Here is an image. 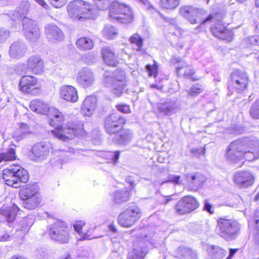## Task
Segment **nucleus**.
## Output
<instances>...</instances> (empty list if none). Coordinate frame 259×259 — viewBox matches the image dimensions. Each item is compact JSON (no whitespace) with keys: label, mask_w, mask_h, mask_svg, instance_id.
Masks as SVG:
<instances>
[{"label":"nucleus","mask_w":259,"mask_h":259,"mask_svg":"<svg viewBox=\"0 0 259 259\" xmlns=\"http://www.w3.org/2000/svg\"><path fill=\"white\" fill-rule=\"evenodd\" d=\"M242 158L251 161L259 158V141L254 138H245L232 142L226 153L228 161L236 163Z\"/></svg>","instance_id":"1"},{"label":"nucleus","mask_w":259,"mask_h":259,"mask_svg":"<svg viewBox=\"0 0 259 259\" xmlns=\"http://www.w3.org/2000/svg\"><path fill=\"white\" fill-rule=\"evenodd\" d=\"M54 118L50 121V124L56 127L53 131L54 134L58 139L65 141L73 139L77 133V125L73 122H68L63 127L61 122L64 120L63 114L57 109H52Z\"/></svg>","instance_id":"2"},{"label":"nucleus","mask_w":259,"mask_h":259,"mask_svg":"<svg viewBox=\"0 0 259 259\" xmlns=\"http://www.w3.org/2000/svg\"><path fill=\"white\" fill-rule=\"evenodd\" d=\"M69 17L75 21H84L92 19L95 15L94 6L82 0L70 2L67 6Z\"/></svg>","instance_id":"3"},{"label":"nucleus","mask_w":259,"mask_h":259,"mask_svg":"<svg viewBox=\"0 0 259 259\" xmlns=\"http://www.w3.org/2000/svg\"><path fill=\"white\" fill-rule=\"evenodd\" d=\"M104 82L107 87L111 88L112 93L117 97L121 96L123 92L127 90L125 72L121 69H116L113 73L106 71Z\"/></svg>","instance_id":"4"},{"label":"nucleus","mask_w":259,"mask_h":259,"mask_svg":"<svg viewBox=\"0 0 259 259\" xmlns=\"http://www.w3.org/2000/svg\"><path fill=\"white\" fill-rule=\"evenodd\" d=\"M2 178L7 185L18 188L21 186V183H26L28 180L29 176L27 170L18 165L4 169Z\"/></svg>","instance_id":"5"},{"label":"nucleus","mask_w":259,"mask_h":259,"mask_svg":"<svg viewBox=\"0 0 259 259\" xmlns=\"http://www.w3.org/2000/svg\"><path fill=\"white\" fill-rule=\"evenodd\" d=\"M219 234L227 241L234 239L238 234L240 227L235 220L220 218L217 221Z\"/></svg>","instance_id":"6"},{"label":"nucleus","mask_w":259,"mask_h":259,"mask_svg":"<svg viewBox=\"0 0 259 259\" xmlns=\"http://www.w3.org/2000/svg\"><path fill=\"white\" fill-rule=\"evenodd\" d=\"M109 11L110 18L120 23H128L133 20V16L129 7L118 2L112 3Z\"/></svg>","instance_id":"7"},{"label":"nucleus","mask_w":259,"mask_h":259,"mask_svg":"<svg viewBox=\"0 0 259 259\" xmlns=\"http://www.w3.org/2000/svg\"><path fill=\"white\" fill-rule=\"evenodd\" d=\"M49 234L52 240L61 243H67L70 238L67 224L60 220L50 225Z\"/></svg>","instance_id":"8"},{"label":"nucleus","mask_w":259,"mask_h":259,"mask_svg":"<svg viewBox=\"0 0 259 259\" xmlns=\"http://www.w3.org/2000/svg\"><path fill=\"white\" fill-rule=\"evenodd\" d=\"M141 216V211L137 206H131L118 217V223L122 227L128 228L133 226Z\"/></svg>","instance_id":"9"},{"label":"nucleus","mask_w":259,"mask_h":259,"mask_svg":"<svg viewBox=\"0 0 259 259\" xmlns=\"http://www.w3.org/2000/svg\"><path fill=\"white\" fill-rule=\"evenodd\" d=\"M179 13L191 24L200 23L203 17L206 15V12L202 8H198L190 5L181 7Z\"/></svg>","instance_id":"10"},{"label":"nucleus","mask_w":259,"mask_h":259,"mask_svg":"<svg viewBox=\"0 0 259 259\" xmlns=\"http://www.w3.org/2000/svg\"><path fill=\"white\" fill-rule=\"evenodd\" d=\"M248 84V77L246 73L240 70H235L230 75L229 89H235L238 92L245 90Z\"/></svg>","instance_id":"11"},{"label":"nucleus","mask_w":259,"mask_h":259,"mask_svg":"<svg viewBox=\"0 0 259 259\" xmlns=\"http://www.w3.org/2000/svg\"><path fill=\"white\" fill-rule=\"evenodd\" d=\"M198 201L193 196L187 195L181 198L175 206L176 212L180 215L190 213L199 207Z\"/></svg>","instance_id":"12"},{"label":"nucleus","mask_w":259,"mask_h":259,"mask_svg":"<svg viewBox=\"0 0 259 259\" xmlns=\"http://www.w3.org/2000/svg\"><path fill=\"white\" fill-rule=\"evenodd\" d=\"M50 152V146L45 142H38L31 148L29 158L32 161L41 162L46 160Z\"/></svg>","instance_id":"13"},{"label":"nucleus","mask_w":259,"mask_h":259,"mask_svg":"<svg viewBox=\"0 0 259 259\" xmlns=\"http://www.w3.org/2000/svg\"><path fill=\"white\" fill-rule=\"evenodd\" d=\"M125 120L116 114L106 116L104 119V128L108 134H114L119 131L125 123Z\"/></svg>","instance_id":"14"},{"label":"nucleus","mask_w":259,"mask_h":259,"mask_svg":"<svg viewBox=\"0 0 259 259\" xmlns=\"http://www.w3.org/2000/svg\"><path fill=\"white\" fill-rule=\"evenodd\" d=\"M22 25L26 38L31 41H36L40 35V30L35 22L28 18L23 20Z\"/></svg>","instance_id":"15"},{"label":"nucleus","mask_w":259,"mask_h":259,"mask_svg":"<svg viewBox=\"0 0 259 259\" xmlns=\"http://www.w3.org/2000/svg\"><path fill=\"white\" fill-rule=\"evenodd\" d=\"M157 108L159 112L164 115L170 116L181 109L180 103L175 99H166L158 103Z\"/></svg>","instance_id":"16"},{"label":"nucleus","mask_w":259,"mask_h":259,"mask_svg":"<svg viewBox=\"0 0 259 259\" xmlns=\"http://www.w3.org/2000/svg\"><path fill=\"white\" fill-rule=\"evenodd\" d=\"M76 80L81 86L86 88L93 84L95 81V77L90 69L83 68L78 72L76 76Z\"/></svg>","instance_id":"17"},{"label":"nucleus","mask_w":259,"mask_h":259,"mask_svg":"<svg viewBox=\"0 0 259 259\" xmlns=\"http://www.w3.org/2000/svg\"><path fill=\"white\" fill-rule=\"evenodd\" d=\"M234 183L241 188L251 186L254 181L252 175L249 171L236 172L233 178Z\"/></svg>","instance_id":"18"},{"label":"nucleus","mask_w":259,"mask_h":259,"mask_svg":"<svg viewBox=\"0 0 259 259\" xmlns=\"http://www.w3.org/2000/svg\"><path fill=\"white\" fill-rule=\"evenodd\" d=\"M46 34L48 40L51 42L60 41L64 38L62 31L54 24H50L46 26Z\"/></svg>","instance_id":"19"},{"label":"nucleus","mask_w":259,"mask_h":259,"mask_svg":"<svg viewBox=\"0 0 259 259\" xmlns=\"http://www.w3.org/2000/svg\"><path fill=\"white\" fill-rule=\"evenodd\" d=\"M37 82V80L36 77L31 75H25L20 78L19 88L22 92L30 93L35 89Z\"/></svg>","instance_id":"20"},{"label":"nucleus","mask_w":259,"mask_h":259,"mask_svg":"<svg viewBox=\"0 0 259 259\" xmlns=\"http://www.w3.org/2000/svg\"><path fill=\"white\" fill-rule=\"evenodd\" d=\"M60 96L67 101L76 102L78 97L76 89L71 85H65L60 89Z\"/></svg>","instance_id":"21"},{"label":"nucleus","mask_w":259,"mask_h":259,"mask_svg":"<svg viewBox=\"0 0 259 259\" xmlns=\"http://www.w3.org/2000/svg\"><path fill=\"white\" fill-rule=\"evenodd\" d=\"M174 256L178 259H197V253L192 249L185 246L178 247L174 252Z\"/></svg>","instance_id":"22"},{"label":"nucleus","mask_w":259,"mask_h":259,"mask_svg":"<svg viewBox=\"0 0 259 259\" xmlns=\"http://www.w3.org/2000/svg\"><path fill=\"white\" fill-rule=\"evenodd\" d=\"M133 137V134L130 130L123 129L115 134L113 140L119 144L126 145L132 141Z\"/></svg>","instance_id":"23"},{"label":"nucleus","mask_w":259,"mask_h":259,"mask_svg":"<svg viewBox=\"0 0 259 259\" xmlns=\"http://www.w3.org/2000/svg\"><path fill=\"white\" fill-rule=\"evenodd\" d=\"M44 67V61L38 56H32L28 61L27 69L35 74L42 73Z\"/></svg>","instance_id":"24"},{"label":"nucleus","mask_w":259,"mask_h":259,"mask_svg":"<svg viewBox=\"0 0 259 259\" xmlns=\"http://www.w3.org/2000/svg\"><path fill=\"white\" fill-rule=\"evenodd\" d=\"M26 46L21 40L14 42L10 47V55L12 58H20L23 57L25 54Z\"/></svg>","instance_id":"25"},{"label":"nucleus","mask_w":259,"mask_h":259,"mask_svg":"<svg viewBox=\"0 0 259 259\" xmlns=\"http://www.w3.org/2000/svg\"><path fill=\"white\" fill-rule=\"evenodd\" d=\"M32 134L29 126L26 123H21L13 134V138L17 142L28 137Z\"/></svg>","instance_id":"26"},{"label":"nucleus","mask_w":259,"mask_h":259,"mask_svg":"<svg viewBox=\"0 0 259 259\" xmlns=\"http://www.w3.org/2000/svg\"><path fill=\"white\" fill-rule=\"evenodd\" d=\"M102 56L104 62L110 66H116L118 63V58L114 51L109 48H104L102 50Z\"/></svg>","instance_id":"27"},{"label":"nucleus","mask_w":259,"mask_h":259,"mask_svg":"<svg viewBox=\"0 0 259 259\" xmlns=\"http://www.w3.org/2000/svg\"><path fill=\"white\" fill-rule=\"evenodd\" d=\"M96 102L97 99L94 96H89L84 99L81 109L85 116H90L92 115L95 108Z\"/></svg>","instance_id":"28"},{"label":"nucleus","mask_w":259,"mask_h":259,"mask_svg":"<svg viewBox=\"0 0 259 259\" xmlns=\"http://www.w3.org/2000/svg\"><path fill=\"white\" fill-rule=\"evenodd\" d=\"M29 107L32 111L42 114H46L50 110L48 104L40 100L31 101Z\"/></svg>","instance_id":"29"},{"label":"nucleus","mask_w":259,"mask_h":259,"mask_svg":"<svg viewBox=\"0 0 259 259\" xmlns=\"http://www.w3.org/2000/svg\"><path fill=\"white\" fill-rule=\"evenodd\" d=\"M34 195H40L36 185H26L21 188L19 191L21 200L32 197Z\"/></svg>","instance_id":"30"},{"label":"nucleus","mask_w":259,"mask_h":259,"mask_svg":"<svg viewBox=\"0 0 259 259\" xmlns=\"http://www.w3.org/2000/svg\"><path fill=\"white\" fill-rule=\"evenodd\" d=\"M41 200L40 195H34L32 197L22 199L21 204L26 209L33 210L39 205Z\"/></svg>","instance_id":"31"},{"label":"nucleus","mask_w":259,"mask_h":259,"mask_svg":"<svg viewBox=\"0 0 259 259\" xmlns=\"http://www.w3.org/2000/svg\"><path fill=\"white\" fill-rule=\"evenodd\" d=\"M185 176L187 180L197 188L201 187L203 183L206 181L205 176L199 173H195L193 175L186 174Z\"/></svg>","instance_id":"32"},{"label":"nucleus","mask_w":259,"mask_h":259,"mask_svg":"<svg viewBox=\"0 0 259 259\" xmlns=\"http://www.w3.org/2000/svg\"><path fill=\"white\" fill-rule=\"evenodd\" d=\"M76 45L79 50L85 51L92 49L94 45L92 40L90 38L81 37L77 39Z\"/></svg>","instance_id":"33"},{"label":"nucleus","mask_w":259,"mask_h":259,"mask_svg":"<svg viewBox=\"0 0 259 259\" xmlns=\"http://www.w3.org/2000/svg\"><path fill=\"white\" fill-rule=\"evenodd\" d=\"M129 199V193L126 191L119 190L113 194L112 200L116 204H121Z\"/></svg>","instance_id":"34"},{"label":"nucleus","mask_w":259,"mask_h":259,"mask_svg":"<svg viewBox=\"0 0 259 259\" xmlns=\"http://www.w3.org/2000/svg\"><path fill=\"white\" fill-rule=\"evenodd\" d=\"M19 210V208L18 206L15 204H13L11 207L6 210L5 215L8 224H10L14 222Z\"/></svg>","instance_id":"35"},{"label":"nucleus","mask_w":259,"mask_h":259,"mask_svg":"<svg viewBox=\"0 0 259 259\" xmlns=\"http://www.w3.org/2000/svg\"><path fill=\"white\" fill-rule=\"evenodd\" d=\"M16 158L15 150L13 148H10L7 152L0 153V163L2 161L14 160Z\"/></svg>","instance_id":"36"},{"label":"nucleus","mask_w":259,"mask_h":259,"mask_svg":"<svg viewBox=\"0 0 259 259\" xmlns=\"http://www.w3.org/2000/svg\"><path fill=\"white\" fill-rule=\"evenodd\" d=\"M131 44L134 45V49L140 51L143 46V39L139 34L135 33L130 38Z\"/></svg>","instance_id":"37"},{"label":"nucleus","mask_w":259,"mask_h":259,"mask_svg":"<svg viewBox=\"0 0 259 259\" xmlns=\"http://www.w3.org/2000/svg\"><path fill=\"white\" fill-rule=\"evenodd\" d=\"M103 34L107 39H113L117 36V30L115 27L106 25L103 30Z\"/></svg>","instance_id":"38"},{"label":"nucleus","mask_w":259,"mask_h":259,"mask_svg":"<svg viewBox=\"0 0 259 259\" xmlns=\"http://www.w3.org/2000/svg\"><path fill=\"white\" fill-rule=\"evenodd\" d=\"M147 253V249L146 247L134 249L129 256V259H143Z\"/></svg>","instance_id":"39"},{"label":"nucleus","mask_w":259,"mask_h":259,"mask_svg":"<svg viewBox=\"0 0 259 259\" xmlns=\"http://www.w3.org/2000/svg\"><path fill=\"white\" fill-rule=\"evenodd\" d=\"M210 253L213 258H222L227 254V251L219 246H212Z\"/></svg>","instance_id":"40"},{"label":"nucleus","mask_w":259,"mask_h":259,"mask_svg":"<svg viewBox=\"0 0 259 259\" xmlns=\"http://www.w3.org/2000/svg\"><path fill=\"white\" fill-rule=\"evenodd\" d=\"M180 4L179 0H160V5L166 9H174Z\"/></svg>","instance_id":"41"},{"label":"nucleus","mask_w":259,"mask_h":259,"mask_svg":"<svg viewBox=\"0 0 259 259\" xmlns=\"http://www.w3.org/2000/svg\"><path fill=\"white\" fill-rule=\"evenodd\" d=\"M249 114L253 119H259V99L254 102L250 107Z\"/></svg>","instance_id":"42"},{"label":"nucleus","mask_w":259,"mask_h":259,"mask_svg":"<svg viewBox=\"0 0 259 259\" xmlns=\"http://www.w3.org/2000/svg\"><path fill=\"white\" fill-rule=\"evenodd\" d=\"M84 225V223H82V222H79L78 223H75L73 226L74 230L76 232L78 233V234L81 236V238L80 239H91V238L90 237V236L89 235H88L87 233H82L81 232L82 226Z\"/></svg>","instance_id":"43"},{"label":"nucleus","mask_w":259,"mask_h":259,"mask_svg":"<svg viewBox=\"0 0 259 259\" xmlns=\"http://www.w3.org/2000/svg\"><path fill=\"white\" fill-rule=\"evenodd\" d=\"M203 91V89L200 84H196L193 85L189 89L187 90L189 95L191 96H196L201 93Z\"/></svg>","instance_id":"44"},{"label":"nucleus","mask_w":259,"mask_h":259,"mask_svg":"<svg viewBox=\"0 0 259 259\" xmlns=\"http://www.w3.org/2000/svg\"><path fill=\"white\" fill-rule=\"evenodd\" d=\"M223 19V15L221 13H216L215 14H210L206 18H205L201 25L204 24L205 23L214 20L218 21L219 23H221L220 21Z\"/></svg>","instance_id":"45"},{"label":"nucleus","mask_w":259,"mask_h":259,"mask_svg":"<svg viewBox=\"0 0 259 259\" xmlns=\"http://www.w3.org/2000/svg\"><path fill=\"white\" fill-rule=\"evenodd\" d=\"M82 61L88 65H91L96 61L97 58L92 53L84 54L81 57Z\"/></svg>","instance_id":"46"},{"label":"nucleus","mask_w":259,"mask_h":259,"mask_svg":"<svg viewBox=\"0 0 259 259\" xmlns=\"http://www.w3.org/2000/svg\"><path fill=\"white\" fill-rule=\"evenodd\" d=\"M217 34L219 35V38L227 40L228 41H230L233 37L232 32L229 30L226 29L225 27H224V30L222 31L221 33H217Z\"/></svg>","instance_id":"47"},{"label":"nucleus","mask_w":259,"mask_h":259,"mask_svg":"<svg viewBox=\"0 0 259 259\" xmlns=\"http://www.w3.org/2000/svg\"><path fill=\"white\" fill-rule=\"evenodd\" d=\"M195 73V71L193 68L188 67L185 69L184 76L187 78H190L192 80H198L199 78L194 76Z\"/></svg>","instance_id":"48"},{"label":"nucleus","mask_w":259,"mask_h":259,"mask_svg":"<svg viewBox=\"0 0 259 259\" xmlns=\"http://www.w3.org/2000/svg\"><path fill=\"white\" fill-rule=\"evenodd\" d=\"M225 26L222 24L221 23H218L211 28V32L213 35L219 38V35L217 34V33H221L222 31L224 30Z\"/></svg>","instance_id":"49"},{"label":"nucleus","mask_w":259,"mask_h":259,"mask_svg":"<svg viewBox=\"0 0 259 259\" xmlns=\"http://www.w3.org/2000/svg\"><path fill=\"white\" fill-rule=\"evenodd\" d=\"M10 31L6 28H0V42H4L9 36Z\"/></svg>","instance_id":"50"},{"label":"nucleus","mask_w":259,"mask_h":259,"mask_svg":"<svg viewBox=\"0 0 259 259\" xmlns=\"http://www.w3.org/2000/svg\"><path fill=\"white\" fill-rule=\"evenodd\" d=\"M50 4L56 8H59L64 6L67 0H48Z\"/></svg>","instance_id":"51"},{"label":"nucleus","mask_w":259,"mask_h":259,"mask_svg":"<svg viewBox=\"0 0 259 259\" xmlns=\"http://www.w3.org/2000/svg\"><path fill=\"white\" fill-rule=\"evenodd\" d=\"M97 7L100 10L107 9L109 6L108 0H95Z\"/></svg>","instance_id":"52"},{"label":"nucleus","mask_w":259,"mask_h":259,"mask_svg":"<svg viewBox=\"0 0 259 259\" xmlns=\"http://www.w3.org/2000/svg\"><path fill=\"white\" fill-rule=\"evenodd\" d=\"M116 107L118 110L124 113L130 112V108L128 105L125 104L117 105Z\"/></svg>","instance_id":"53"},{"label":"nucleus","mask_w":259,"mask_h":259,"mask_svg":"<svg viewBox=\"0 0 259 259\" xmlns=\"http://www.w3.org/2000/svg\"><path fill=\"white\" fill-rule=\"evenodd\" d=\"M204 209L210 214L214 213V209L212 206L207 200H205L204 201Z\"/></svg>","instance_id":"54"},{"label":"nucleus","mask_w":259,"mask_h":259,"mask_svg":"<svg viewBox=\"0 0 259 259\" xmlns=\"http://www.w3.org/2000/svg\"><path fill=\"white\" fill-rule=\"evenodd\" d=\"M108 155L111 157V159L113 161V162L115 163L117 162L119 156H120V152L119 151H115V152H110L108 153Z\"/></svg>","instance_id":"55"},{"label":"nucleus","mask_w":259,"mask_h":259,"mask_svg":"<svg viewBox=\"0 0 259 259\" xmlns=\"http://www.w3.org/2000/svg\"><path fill=\"white\" fill-rule=\"evenodd\" d=\"M147 70L150 76H153L154 77H156L157 74V68L156 67L154 66L149 65L148 66Z\"/></svg>","instance_id":"56"},{"label":"nucleus","mask_w":259,"mask_h":259,"mask_svg":"<svg viewBox=\"0 0 259 259\" xmlns=\"http://www.w3.org/2000/svg\"><path fill=\"white\" fill-rule=\"evenodd\" d=\"M180 65L178 66L177 67H176V73L177 74V75L178 76H181L182 75V74L181 73V70L183 69V68H186L188 67V64L184 62V61H182L181 63H180Z\"/></svg>","instance_id":"57"},{"label":"nucleus","mask_w":259,"mask_h":259,"mask_svg":"<svg viewBox=\"0 0 259 259\" xmlns=\"http://www.w3.org/2000/svg\"><path fill=\"white\" fill-rule=\"evenodd\" d=\"M180 179V176L172 175L169 177L168 180L166 182H172L174 183L178 184H179Z\"/></svg>","instance_id":"58"},{"label":"nucleus","mask_w":259,"mask_h":259,"mask_svg":"<svg viewBox=\"0 0 259 259\" xmlns=\"http://www.w3.org/2000/svg\"><path fill=\"white\" fill-rule=\"evenodd\" d=\"M36 3L41 6L44 8L47 9L49 6L44 0H34Z\"/></svg>","instance_id":"59"},{"label":"nucleus","mask_w":259,"mask_h":259,"mask_svg":"<svg viewBox=\"0 0 259 259\" xmlns=\"http://www.w3.org/2000/svg\"><path fill=\"white\" fill-rule=\"evenodd\" d=\"M253 235L255 241L259 244V230L257 228H256V230L254 231Z\"/></svg>","instance_id":"60"},{"label":"nucleus","mask_w":259,"mask_h":259,"mask_svg":"<svg viewBox=\"0 0 259 259\" xmlns=\"http://www.w3.org/2000/svg\"><path fill=\"white\" fill-rule=\"evenodd\" d=\"M125 181L127 183H130L132 187L135 186V182L132 177H127L125 179Z\"/></svg>","instance_id":"61"},{"label":"nucleus","mask_w":259,"mask_h":259,"mask_svg":"<svg viewBox=\"0 0 259 259\" xmlns=\"http://www.w3.org/2000/svg\"><path fill=\"white\" fill-rule=\"evenodd\" d=\"M171 61L174 64H176V63H180L182 61L180 57L175 56L172 58Z\"/></svg>","instance_id":"62"},{"label":"nucleus","mask_w":259,"mask_h":259,"mask_svg":"<svg viewBox=\"0 0 259 259\" xmlns=\"http://www.w3.org/2000/svg\"><path fill=\"white\" fill-rule=\"evenodd\" d=\"M165 20L169 22L170 24L173 25H175V24H176V20L175 19H172V18H166L165 19Z\"/></svg>","instance_id":"63"},{"label":"nucleus","mask_w":259,"mask_h":259,"mask_svg":"<svg viewBox=\"0 0 259 259\" xmlns=\"http://www.w3.org/2000/svg\"><path fill=\"white\" fill-rule=\"evenodd\" d=\"M193 152H197L199 154L202 155L205 153V149L204 148H200L198 149L194 150Z\"/></svg>","instance_id":"64"}]
</instances>
